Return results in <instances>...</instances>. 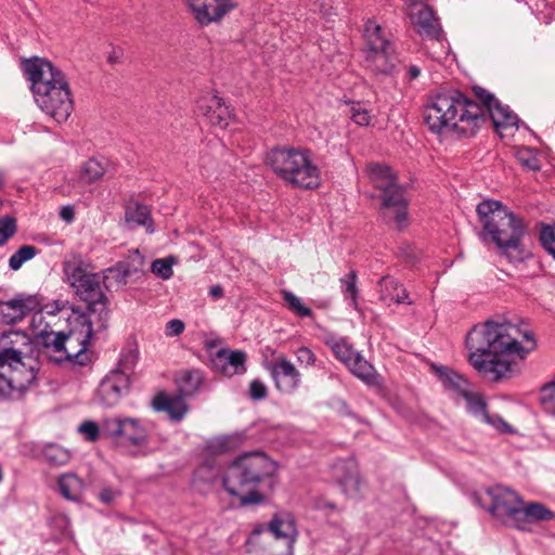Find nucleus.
Returning <instances> with one entry per match:
<instances>
[{"label": "nucleus", "instance_id": "nucleus-21", "mask_svg": "<svg viewBox=\"0 0 555 555\" xmlns=\"http://www.w3.org/2000/svg\"><path fill=\"white\" fill-rule=\"evenodd\" d=\"M462 398L466 402L467 412L479 422L490 425L499 433L512 431V427L502 417L488 413L487 403L479 392L473 391L470 388Z\"/></svg>", "mask_w": 555, "mask_h": 555}, {"label": "nucleus", "instance_id": "nucleus-5", "mask_svg": "<svg viewBox=\"0 0 555 555\" xmlns=\"http://www.w3.org/2000/svg\"><path fill=\"white\" fill-rule=\"evenodd\" d=\"M29 336L11 331L2 336L0 348V398H10L26 390L36 379L35 367L26 362L24 351L29 347Z\"/></svg>", "mask_w": 555, "mask_h": 555}, {"label": "nucleus", "instance_id": "nucleus-33", "mask_svg": "<svg viewBox=\"0 0 555 555\" xmlns=\"http://www.w3.org/2000/svg\"><path fill=\"white\" fill-rule=\"evenodd\" d=\"M107 169V163L96 158H90L80 168V179L85 183H92L101 179Z\"/></svg>", "mask_w": 555, "mask_h": 555}, {"label": "nucleus", "instance_id": "nucleus-7", "mask_svg": "<svg viewBox=\"0 0 555 555\" xmlns=\"http://www.w3.org/2000/svg\"><path fill=\"white\" fill-rule=\"evenodd\" d=\"M67 321V334L51 332L42 336L44 353L55 363L78 359L86 351L93 335V323L86 312L73 310ZM77 362L82 364L79 360Z\"/></svg>", "mask_w": 555, "mask_h": 555}, {"label": "nucleus", "instance_id": "nucleus-1", "mask_svg": "<svg viewBox=\"0 0 555 555\" xmlns=\"http://www.w3.org/2000/svg\"><path fill=\"white\" fill-rule=\"evenodd\" d=\"M478 104L457 90H444L430 98L424 108V121L434 133L455 131L473 135L489 114L496 132L502 138L514 135L518 128V117L508 106H504L492 93L475 87Z\"/></svg>", "mask_w": 555, "mask_h": 555}, {"label": "nucleus", "instance_id": "nucleus-50", "mask_svg": "<svg viewBox=\"0 0 555 555\" xmlns=\"http://www.w3.org/2000/svg\"><path fill=\"white\" fill-rule=\"evenodd\" d=\"M195 477L205 482H214L217 478V472L210 465L203 464L196 469Z\"/></svg>", "mask_w": 555, "mask_h": 555}, {"label": "nucleus", "instance_id": "nucleus-25", "mask_svg": "<svg viewBox=\"0 0 555 555\" xmlns=\"http://www.w3.org/2000/svg\"><path fill=\"white\" fill-rule=\"evenodd\" d=\"M554 518V513L541 503H521L513 527L526 530L529 524L547 521Z\"/></svg>", "mask_w": 555, "mask_h": 555}, {"label": "nucleus", "instance_id": "nucleus-51", "mask_svg": "<svg viewBox=\"0 0 555 555\" xmlns=\"http://www.w3.org/2000/svg\"><path fill=\"white\" fill-rule=\"evenodd\" d=\"M241 441H242L241 435L225 436L217 441V447L222 451H229L230 449L235 447Z\"/></svg>", "mask_w": 555, "mask_h": 555}, {"label": "nucleus", "instance_id": "nucleus-59", "mask_svg": "<svg viewBox=\"0 0 555 555\" xmlns=\"http://www.w3.org/2000/svg\"><path fill=\"white\" fill-rule=\"evenodd\" d=\"M209 295L214 299H219L223 297V288L220 285H214L209 288Z\"/></svg>", "mask_w": 555, "mask_h": 555}, {"label": "nucleus", "instance_id": "nucleus-58", "mask_svg": "<svg viewBox=\"0 0 555 555\" xmlns=\"http://www.w3.org/2000/svg\"><path fill=\"white\" fill-rule=\"evenodd\" d=\"M421 75V68L417 65H410L406 70V77L409 80H415Z\"/></svg>", "mask_w": 555, "mask_h": 555}, {"label": "nucleus", "instance_id": "nucleus-15", "mask_svg": "<svg viewBox=\"0 0 555 555\" xmlns=\"http://www.w3.org/2000/svg\"><path fill=\"white\" fill-rule=\"evenodd\" d=\"M406 13L415 31L428 39H439L441 27L433 10L423 0H409Z\"/></svg>", "mask_w": 555, "mask_h": 555}, {"label": "nucleus", "instance_id": "nucleus-43", "mask_svg": "<svg viewBox=\"0 0 555 555\" xmlns=\"http://www.w3.org/2000/svg\"><path fill=\"white\" fill-rule=\"evenodd\" d=\"M16 232V220L11 216L0 218V246L4 245Z\"/></svg>", "mask_w": 555, "mask_h": 555}, {"label": "nucleus", "instance_id": "nucleus-62", "mask_svg": "<svg viewBox=\"0 0 555 555\" xmlns=\"http://www.w3.org/2000/svg\"><path fill=\"white\" fill-rule=\"evenodd\" d=\"M3 479V470H2V467L0 466V482L2 481Z\"/></svg>", "mask_w": 555, "mask_h": 555}, {"label": "nucleus", "instance_id": "nucleus-60", "mask_svg": "<svg viewBox=\"0 0 555 555\" xmlns=\"http://www.w3.org/2000/svg\"><path fill=\"white\" fill-rule=\"evenodd\" d=\"M201 167L203 169V176H205L208 179L214 177V172L210 171V168H208L206 164L202 163Z\"/></svg>", "mask_w": 555, "mask_h": 555}, {"label": "nucleus", "instance_id": "nucleus-3", "mask_svg": "<svg viewBox=\"0 0 555 555\" xmlns=\"http://www.w3.org/2000/svg\"><path fill=\"white\" fill-rule=\"evenodd\" d=\"M476 211L482 224L480 238L485 243L493 242L512 261L522 260L525 254L521 245V220L499 201H483L478 204Z\"/></svg>", "mask_w": 555, "mask_h": 555}, {"label": "nucleus", "instance_id": "nucleus-54", "mask_svg": "<svg viewBox=\"0 0 555 555\" xmlns=\"http://www.w3.org/2000/svg\"><path fill=\"white\" fill-rule=\"evenodd\" d=\"M116 498V492L111 490V489H103L100 491L99 493V499L105 503V504H109L114 501V499Z\"/></svg>", "mask_w": 555, "mask_h": 555}, {"label": "nucleus", "instance_id": "nucleus-2", "mask_svg": "<svg viewBox=\"0 0 555 555\" xmlns=\"http://www.w3.org/2000/svg\"><path fill=\"white\" fill-rule=\"evenodd\" d=\"M465 344L470 365L492 380L509 375L514 363L535 348L530 325L524 321L477 324L466 335Z\"/></svg>", "mask_w": 555, "mask_h": 555}, {"label": "nucleus", "instance_id": "nucleus-46", "mask_svg": "<svg viewBox=\"0 0 555 555\" xmlns=\"http://www.w3.org/2000/svg\"><path fill=\"white\" fill-rule=\"evenodd\" d=\"M516 156L518 160L527 168L531 170H539L540 164L535 154L530 149H520L517 151Z\"/></svg>", "mask_w": 555, "mask_h": 555}, {"label": "nucleus", "instance_id": "nucleus-20", "mask_svg": "<svg viewBox=\"0 0 555 555\" xmlns=\"http://www.w3.org/2000/svg\"><path fill=\"white\" fill-rule=\"evenodd\" d=\"M270 373L276 389L283 393L291 395L300 387L301 373L285 357H280L271 363Z\"/></svg>", "mask_w": 555, "mask_h": 555}, {"label": "nucleus", "instance_id": "nucleus-29", "mask_svg": "<svg viewBox=\"0 0 555 555\" xmlns=\"http://www.w3.org/2000/svg\"><path fill=\"white\" fill-rule=\"evenodd\" d=\"M324 344L333 351L337 360L347 365L359 353L346 337L328 333L324 337Z\"/></svg>", "mask_w": 555, "mask_h": 555}, {"label": "nucleus", "instance_id": "nucleus-24", "mask_svg": "<svg viewBox=\"0 0 555 555\" xmlns=\"http://www.w3.org/2000/svg\"><path fill=\"white\" fill-rule=\"evenodd\" d=\"M393 47L377 50H365V66L375 74H390L396 64Z\"/></svg>", "mask_w": 555, "mask_h": 555}, {"label": "nucleus", "instance_id": "nucleus-44", "mask_svg": "<svg viewBox=\"0 0 555 555\" xmlns=\"http://www.w3.org/2000/svg\"><path fill=\"white\" fill-rule=\"evenodd\" d=\"M349 114L350 118L359 126H367L371 121L370 112L361 103H352Z\"/></svg>", "mask_w": 555, "mask_h": 555}, {"label": "nucleus", "instance_id": "nucleus-32", "mask_svg": "<svg viewBox=\"0 0 555 555\" xmlns=\"http://www.w3.org/2000/svg\"><path fill=\"white\" fill-rule=\"evenodd\" d=\"M366 40L365 50H377L391 47L392 43L385 37L382 27L374 21H367L364 27Z\"/></svg>", "mask_w": 555, "mask_h": 555}, {"label": "nucleus", "instance_id": "nucleus-52", "mask_svg": "<svg viewBox=\"0 0 555 555\" xmlns=\"http://www.w3.org/2000/svg\"><path fill=\"white\" fill-rule=\"evenodd\" d=\"M184 323L179 319L170 320L166 324L165 334L168 337L180 335L184 331Z\"/></svg>", "mask_w": 555, "mask_h": 555}, {"label": "nucleus", "instance_id": "nucleus-48", "mask_svg": "<svg viewBox=\"0 0 555 555\" xmlns=\"http://www.w3.org/2000/svg\"><path fill=\"white\" fill-rule=\"evenodd\" d=\"M297 361L305 366H313L317 361V357L313 351L308 347H300L295 351Z\"/></svg>", "mask_w": 555, "mask_h": 555}, {"label": "nucleus", "instance_id": "nucleus-28", "mask_svg": "<svg viewBox=\"0 0 555 555\" xmlns=\"http://www.w3.org/2000/svg\"><path fill=\"white\" fill-rule=\"evenodd\" d=\"M443 387L454 395L462 397L472 387L466 378L447 366H434Z\"/></svg>", "mask_w": 555, "mask_h": 555}, {"label": "nucleus", "instance_id": "nucleus-45", "mask_svg": "<svg viewBox=\"0 0 555 555\" xmlns=\"http://www.w3.org/2000/svg\"><path fill=\"white\" fill-rule=\"evenodd\" d=\"M78 430L81 435L85 436V438L88 441H91V442L98 440L100 435L103 436L102 429H101V424L98 425L93 421H85L83 423H81L79 425Z\"/></svg>", "mask_w": 555, "mask_h": 555}, {"label": "nucleus", "instance_id": "nucleus-23", "mask_svg": "<svg viewBox=\"0 0 555 555\" xmlns=\"http://www.w3.org/2000/svg\"><path fill=\"white\" fill-rule=\"evenodd\" d=\"M152 406L157 412L167 413L175 422H180L189 411V406L181 396H169L165 392H159L154 397Z\"/></svg>", "mask_w": 555, "mask_h": 555}, {"label": "nucleus", "instance_id": "nucleus-19", "mask_svg": "<svg viewBox=\"0 0 555 555\" xmlns=\"http://www.w3.org/2000/svg\"><path fill=\"white\" fill-rule=\"evenodd\" d=\"M186 3L203 26L220 21L236 7L234 0H186Z\"/></svg>", "mask_w": 555, "mask_h": 555}, {"label": "nucleus", "instance_id": "nucleus-63", "mask_svg": "<svg viewBox=\"0 0 555 555\" xmlns=\"http://www.w3.org/2000/svg\"><path fill=\"white\" fill-rule=\"evenodd\" d=\"M3 181H4L3 176H2V173L0 172V186L3 184Z\"/></svg>", "mask_w": 555, "mask_h": 555}, {"label": "nucleus", "instance_id": "nucleus-34", "mask_svg": "<svg viewBox=\"0 0 555 555\" xmlns=\"http://www.w3.org/2000/svg\"><path fill=\"white\" fill-rule=\"evenodd\" d=\"M130 278L132 276L130 275L129 270L126 269L121 261L102 272V282L105 284L106 288L112 287L114 284L125 285Z\"/></svg>", "mask_w": 555, "mask_h": 555}, {"label": "nucleus", "instance_id": "nucleus-40", "mask_svg": "<svg viewBox=\"0 0 555 555\" xmlns=\"http://www.w3.org/2000/svg\"><path fill=\"white\" fill-rule=\"evenodd\" d=\"M176 263V259L172 256L166 258H159L152 262L151 271L163 280H168L172 276V266Z\"/></svg>", "mask_w": 555, "mask_h": 555}, {"label": "nucleus", "instance_id": "nucleus-61", "mask_svg": "<svg viewBox=\"0 0 555 555\" xmlns=\"http://www.w3.org/2000/svg\"><path fill=\"white\" fill-rule=\"evenodd\" d=\"M54 305H55V308L52 310H49L48 311L49 313H55L56 311H62L65 307V304L59 302V301H56Z\"/></svg>", "mask_w": 555, "mask_h": 555}, {"label": "nucleus", "instance_id": "nucleus-9", "mask_svg": "<svg viewBox=\"0 0 555 555\" xmlns=\"http://www.w3.org/2000/svg\"><path fill=\"white\" fill-rule=\"evenodd\" d=\"M365 172L375 189L383 192L382 208L384 218L392 220L397 227L402 228L408 221L409 199L405 189L396 182V175L387 165L371 163Z\"/></svg>", "mask_w": 555, "mask_h": 555}, {"label": "nucleus", "instance_id": "nucleus-16", "mask_svg": "<svg viewBox=\"0 0 555 555\" xmlns=\"http://www.w3.org/2000/svg\"><path fill=\"white\" fill-rule=\"evenodd\" d=\"M195 113L212 127L224 129L231 119V112L224 101L212 92H205L196 100Z\"/></svg>", "mask_w": 555, "mask_h": 555}, {"label": "nucleus", "instance_id": "nucleus-49", "mask_svg": "<svg viewBox=\"0 0 555 555\" xmlns=\"http://www.w3.org/2000/svg\"><path fill=\"white\" fill-rule=\"evenodd\" d=\"M268 396L266 385L259 379H254L249 385V397L253 400H262Z\"/></svg>", "mask_w": 555, "mask_h": 555}, {"label": "nucleus", "instance_id": "nucleus-38", "mask_svg": "<svg viewBox=\"0 0 555 555\" xmlns=\"http://www.w3.org/2000/svg\"><path fill=\"white\" fill-rule=\"evenodd\" d=\"M37 254V248L33 245H23L9 259V266L12 270H18L26 261L33 259Z\"/></svg>", "mask_w": 555, "mask_h": 555}, {"label": "nucleus", "instance_id": "nucleus-36", "mask_svg": "<svg viewBox=\"0 0 555 555\" xmlns=\"http://www.w3.org/2000/svg\"><path fill=\"white\" fill-rule=\"evenodd\" d=\"M282 297L287 308L300 318H308L312 315V310L305 305L301 298L296 296L289 291H282Z\"/></svg>", "mask_w": 555, "mask_h": 555}, {"label": "nucleus", "instance_id": "nucleus-55", "mask_svg": "<svg viewBox=\"0 0 555 555\" xmlns=\"http://www.w3.org/2000/svg\"><path fill=\"white\" fill-rule=\"evenodd\" d=\"M61 218L66 221L67 223H70L74 220V209L70 206H65L61 209L60 212Z\"/></svg>", "mask_w": 555, "mask_h": 555}, {"label": "nucleus", "instance_id": "nucleus-37", "mask_svg": "<svg viewBox=\"0 0 555 555\" xmlns=\"http://www.w3.org/2000/svg\"><path fill=\"white\" fill-rule=\"evenodd\" d=\"M203 384V374L198 370L186 372L180 383L181 391L191 396L195 393Z\"/></svg>", "mask_w": 555, "mask_h": 555}, {"label": "nucleus", "instance_id": "nucleus-41", "mask_svg": "<svg viewBox=\"0 0 555 555\" xmlns=\"http://www.w3.org/2000/svg\"><path fill=\"white\" fill-rule=\"evenodd\" d=\"M121 262L125 264L126 269L129 270L131 276L144 272L145 258L138 249L131 250L128 258Z\"/></svg>", "mask_w": 555, "mask_h": 555}, {"label": "nucleus", "instance_id": "nucleus-8", "mask_svg": "<svg viewBox=\"0 0 555 555\" xmlns=\"http://www.w3.org/2000/svg\"><path fill=\"white\" fill-rule=\"evenodd\" d=\"M64 281L73 288L75 294L87 304L88 314L98 315L96 325L105 328L108 319V298L101 288V276L99 273L88 272L82 259L73 256L62 263Z\"/></svg>", "mask_w": 555, "mask_h": 555}, {"label": "nucleus", "instance_id": "nucleus-42", "mask_svg": "<svg viewBox=\"0 0 555 555\" xmlns=\"http://www.w3.org/2000/svg\"><path fill=\"white\" fill-rule=\"evenodd\" d=\"M540 401L547 413L555 415V382L541 389Z\"/></svg>", "mask_w": 555, "mask_h": 555}, {"label": "nucleus", "instance_id": "nucleus-47", "mask_svg": "<svg viewBox=\"0 0 555 555\" xmlns=\"http://www.w3.org/2000/svg\"><path fill=\"white\" fill-rule=\"evenodd\" d=\"M543 247L555 258V227H545L540 236Z\"/></svg>", "mask_w": 555, "mask_h": 555}, {"label": "nucleus", "instance_id": "nucleus-14", "mask_svg": "<svg viewBox=\"0 0 555 555\" xmlns=\"http://www.w3.org/2000/svg\"><path fill=\"white\" fill-rule=\"evenodd\" d=\"M332 477L350 499L360 498L365 488L358 463L352 457L336 461L332 466Z\"/></svg>", "mask_w": 555, "mask_h": 555}, {"label": "nucleus", "instance_id": "nucleus-30", "mask_svg": "<svg viewBox=\"0 0 555 555\" xmlns=\"http://www.w3.org/2000/svg\"><path fill=\"white\" fill-rule=\"evenodd\" d=\"M57 483L61 494L70 501H78L85 488L83 481L75 474L60 476Z\"/></svg>", "mask_w": 555, "mask_h": 555}, {"label": "nucleus", "instance_id": "nucleus-57", "mask_svg": "<svg viewBox=\"0 0 555 555\" xmlns=\"http://www.w3.org/2000/svg\"><path fill=\"white\" fill-rule=\"evenodd\" d=\"M122 54L124 53H122V50L120 48H114L113 51L107 56V61L111 64H116V63H118L120 61Z\"/></svg>", "mask_w": 555, "mask_h": 555}, {"label": "nucleus", "instance_id": "nucleus-53", "mask_svg": "<svg viewBox=\"0 0 555 555\" xmlns=\"http://www.w3.org/2000/svg\"><path fill=\"white\" fill-rule=\"evenodd\" d=\"M263 533L264 530L262 529H256L251 532L246 542L247 552L251 553L255 551L256 546L261 543Z\"/></svg>", "mask_w": 555, "mask_h": 555}, {"label": "nucleus", "instance_id": "nucleus-4", "mask_svg": "<svg viewBox=\"0 0 555 555\" xmlns=\"http://www.w3.org/2000/svg\"><path fill=\"white\" fill-rule=\"evenodd\" d=\"M274 472V463L264 453H244L227 467L222 486L231 496L240 500L242 506L258 504L264 500L258 486Z\"/></svg>", "mask_w": 555, "mask_h": 555}, {"label": "nucleus", "instance_id": "nucleus-10", "mask_svg": "<svg viewBox=\"0 0 555 555\" xmlns=\"http://www.w3.org/2000/svg\"><path fill=\"white\" fill-rule=\"evenodd\" d=\"M480 502L493 517L513 527L522 500L513 489L496 485L485 491Z\"/></svg>", "mask_w": 555, "mask_h": 555}, {"label": "nucleus", "instance_id": "nucleus-39", "mask_svg": "<svg viewBox=\"0 0 555 555\" xmlns=\"http://www.w3.org/2000/svg\"><path fill=\"white\" fill-rule=\"evenodd\" d=\"M341 291L347 299H350L351 305L357 308L358 288H357V273L351 270L348 274L340 279Z\"/></svg>", "mask_w": 555, "mask_h": 555}, {"label": "nucleus", "instance_id": "nucleus-27", "mask_svg": "<svg viewBox=\"0 0 555 555\" xmlns=\"http://www.w3.org/2000/svg\"><path fill=\"white\" fill-rule=\"evenodd\" d=\"M379 298L388 305L391 304H408L409 294L405 288L393 278L384 276L379 281Z\"/></svg>", "mask_w": 555, "mask_h": 555}, {"label": "nucleus", "instance_id": "nucleus-12", "mask_svg": "<svg viewBox=\"0 0 555 555\" xmlns=\"http://www.w3.org/2000/svg\"><path fill=\"white\" fill-rule=\"evenodd\" d=\"M104 437L122 438L132 446L147 442L149 433L141 420L128 416H108L101 421Z\"/></svg>", "mask_w": 555, "mask_h": 555}, {"label": "nucleus", "instance_id": "nucleus-35", "mask_svg": "<svg viewBox=\"0 0 555 555\" xmlns=\"http://www.w3.org/2000/svg\"><path fill=\"white\" fill-rule=\"evenodd\" d=\"M42 457L50 465L61 466L69 462L72 454L67 449L56 443H48L42 449Z\"/></svg>", "mask_w": 555, "mask_h": 555}, {"label": "nucleus", "instance_id": "nucleus-13", "mask_svg": "<svg viewBox=\"0 0 555 555\" xmlns=\"http://www.w3.org/2000/svg\"><path fill=\"white\" fill-rule=\"evenodd\" d=\"M23 69L27 79L31 82L33 94L39 96H41L42 91L46 92L50 87L56 86V81H67L64 73L44 59L27 60L23 64Z\"/></svg>", "mask_w": 555, "mask_h": 555}, {"label": "nucleus", "instance_id": "nucleus-18", "mask_svg": "<svg viewBox=\"0 0 555 555\" xmlns=\"http://www.w3.org/2000/svg\"><path fill=\"white\" fill-rule=\"evenodd\" d=\"M41 310V300L37 295L20 294L7 301H0V323L14 324L28 313Z\"/></svg>", "mask_w": 555, "mask_h": 555}, {"label": "nucleus", "instance_id": "nucleus-26", "mask_svg": "<svg viewBox=\"0 0 555 555\" xmlns=\"http://www.w3.org/2000/svg\"><path fill=\"white\" fill-rule=\"evenodd\" d=\"M350 373L367 386L377 387L382 385V377L375 367L359 352L346 365Z\"/></svg>", "mask_w": 555, "mask_h": 555}, {"label": "nucleus", "instance_id": "nucleus-31", "mask_svg": "<svg viewBox=\"0 0 555 555\" xmlns=\"http://www.w3.org/2000/svg\"><path fill=\"white\" fill-rule=\"evenodd\" d=\"M126 221L133 225L145 227L149 233L154 232L151 211L146 205L138 203L129 205L126 210Z\"/></svg>", "mask_w": 555, "mask_h": 555}, {"label": "nucleus", "instance_id": "nucleus-56", "mask_svg": "<svg viewBox=\"0 0 555 555\" xmlns=\"http://www.w3.org/2000/svg\"><path fill=\"white\" fill-rule=\"evenodd\" d=\"M53 521L62 527L64 534L67 533L70 524L66 516L57 515L54 517Z\"/></svg>", "mask_w": 555, "mask_h": 555}, {"label": "nucleus", "instance_id": "nucleus-6", "mask_svg": "<svg viewBox=\"0 0 555 555\" xmlns=\"http://www.w3.org/2000/svg\"><path fill=\"white\" fill-rule=\"evenodd\" d=\"M266 162L279 178L292 186L312 190L321 184L320 168L307 149L274 147L268 152Z\"/></svg>", "mask_w": 555, "mask_h": 555}, {"label": "nucleus", "instance_id": "nucleus-11", "mask_svg": "<svg viewBox=\"0 0 555 555\" xmlns=\"http://www.w3.org/2000/svg\"><path fill=\"white\" fill-rule=\"evenodd\" d=\"M34 99L38 107L57 124L66 121L74 108L67 81H56V86L42 91L41 96L34 94Z\"/></svg>", "mask_w": 555, "mask_h": 555}, {"label": "nucleus", "instance_id": "nucleus-22", "mask_svg": "<svg viewBox=\"0 0 555 555\" xmlns=\"http://www.w3.org/2000/svg\"><path fill=\"white\" fill-rule=\"evenodd\" d=\"M245 363L246 353L242 350L221 349L212 358L215 370L227 377L244 374Z\"/></svg>", "mask_w": 555, "mask_h": 555}, {"label": "nucleus", "instance_id": "nucleus-17", "mask_svg": "<svg viewBox=\"0 0 555 555\" xmlns=\"http://www.w3.org/2000/svg\"><path fill=\"white\" fill-rule=\"evenodd\" d=\"M120 362L118 367L111 371L99 386V398L106 406L116 405L124 393L130 387L129 372L131 367H122Z\"/></svg>", "mask_w": 555, "mask_h": 555}]
</instances>
